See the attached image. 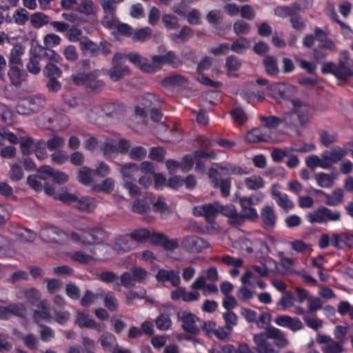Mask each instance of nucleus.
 <instances>
[{"mask_svg": "<svg viewBox=\"0 0 353 353\" xmlns=\"http://www.w3.org/2000/svg\"><path fill=\"white\" fill-rule=\"evenodd\" d=\"M261 121L264 123L263 128H266V132L268 134H272V130L275 129L277 126H279L281 123H283V117L279 118L276 117L271 116V117H260Z\"/></svg>", "mask_w": 353, "mask_h": 353, "instance_id": "43", "label": "nucleus"}, {"mask_svg": "<svg viewBox=\"0 0 353 353\" xmlns=\"http://www.w3.org/2000/svg\"><path fill=\"white\" fill-rule=\"evenodd\" d=\"M48 72V75H52L50 78V82L48 84L49 90L52 92H57L61 88V84L58 81L55 79V77H59L61 74L60 70L57 66L52 63H48L46 65V72Z\"/></svg>", "mask_w": 353, "mask_h": 353, "instance_id": "31", "label": "nucleus"}, {"mask_svg": "<svg viewBox=\"0 0 353 353\" xmlns=\"http://www.w3.org/2000/svg\"><path fill=\"white\" fill-rule=\"evenodd\" d=\"M134 247V243L131 240L130 234L129 236H121L118 238L115 243V250L118 252H128Z\"/></svg>", "mask_w": 353, "mask_h": 353, "instance_id": "46", "label": "nucleus"}, {"mask_svg": "<svg viewBox=\"0 0 353 353\" xmlns=\"http://www.w3.org/2000/svg\"><path fill=\"white\" fill-rule=\"evenodd\" d=\"M51 179L58 183H63L68 180V176L61 172L54 171L50 167L46 166V181Z\"/></svg>", "mask_w": 353, "mask_h": 353, "instance_id": "45", "label": "nucleus"}, {"mask_svg": "<svg viewBox=\"0 0 353 353\" xmlns=\"http://www.w3.org/2000/svg\"><path fill=\"white\" fill-rule=\"evenodd\" d=\"M222 261L225 265L233 267V268L230 270V274L232 277H236L239 274L238 268L241 267L243 263L241 258L234 259L229 255L224 256L222 259Z\"/></svg>", "mask_w": 353, "mask_h": 353, "instance_id": "42", "label": "nucleus"}, {"mask_svg": "<svg viewBox=\"0 0 353 353\" xmlns=\"http://www.w3.org/2000/svg\"><path fill=\"white\" fill-rule=\"evenodd\" d=\"M294 296L291 292H285L279 299L277 305L281 307V310L284 311L287 308L294 305Z\"/></svg>", "mask_w": 353, "mask_h": 353, "instance_id": "61", "label": "nucleus"}, {"mask_svg": "<svg viewBox=\"0 0 353 353\" xmlns=\"http://www.w3.org/2000/svg\"><path fill=\"white\" fill-rule=\"evenodd\" d=\"M159 282L170 281L173 286H179L181 283L179 272L175 270H159L155 275Z\"/></svg>", "mask_w": 353, "mask_h": 353, "instance_id": "25", "label": "nucleus"}, {"mask_svg": "<svg viewBox=\"0 0 353 353\" xmlns=\"http://www.w3.org/2000/svg\"><path fill=\"white\" fill-rule=\"evenodd\" d=\"M225 325L232 330L238 323V316L232 311H225L222 314Z\"/></svg>", "mask_w": 353, "mask_h": 353, "instance_id": "62", "label": "nucleus"}, {"mask_svg": "<svg viewBox=\"0 0 353 353\" xmlns=\"http://www.w3.org/2000/svg\"><path fill=\"white\" fill-rule=\"evenodd\" d=\"M250 45L251 42L248 39L241 37L232 43L231 50L236 53L241 54L250 48Z\"/></svg>", "mask_w": 353, "mask_h": 353, "instance_id": "52", "label": "nucleus"}, {"mask_svg": "<svg viewBox=\"0 0 353 353\" xmlns=\"http://www.w3.org/2000/svg\"><path fill=\"white\" fill-rule=\"evenodd\" d=\"M154 233H151L148 230L145 228H139L134 230L130 234V237L136 241L142 242L148 241L152 243V237Z\"/></svg>", "mask_w": 353, "mask_h": 353, "instance_id": "48", "label": "nucleus"}, {"mask_svg": "<svg viewBox=\"0 0 353 353\" xmlns=\"http://www.w3.org/2000/svg\"><path fill=\"white\" fill-rule=\"evenodd\" d=\"M255 294V286L243 285L236 292V297L242 301H247L253 298Z\"/></svg>", "mask_w": 353, "mask_h": 353, "instance_id": "47", "label": "nucleus"}, {"mask_svg": "<svg viewBox=\"0 0 353 353\" xmlns=\"http://www.w3.org/2000/svg\"><path fill=\"white\" fill-rule=\"evenodd\" d=\"M100 143H101L103 154L107 157H111L112 154L116 152L126 153L130 147V141L125 139H121L118 145L112 139H107L105 141H101Z\"/></svg>", "mask_w": 353, "mask_h": 353, "instance_id": "11", "label": "nucleus"}, {"mask_svg": "<svg viewBox=\"0 0 353 353\" xmlns=\"http://www.w3.org/2000/svg\"><path fill=\"white\" fill-rule=\"evenodd\" d=\"M100 342L105 350L114 351L117 347L116 338L111 333H105L100 339Z\"/></svg>", "mask_w": 353, "mask_h": 353, "instance_id": "51", "label": "nucleus"}, {"mask_svg": "<svg viewBox=\"0 0 353 353\" xmlns=\"http://www.w3.org/2000/svg\"><path fill=\"white\" fill-rule=\"evenodd\" d=\"M8 77L13 85L19 87L21 84V82L26 80V74L17 66L13 65L10 66V70L8 72Z\"/></svg>", "mask_w": 353, "mask_h": 353, "instance_id": "41", "label": "nucleus"}, {"mask_svg": "<svg viewBox=\"0 0 353 353\" xmlns=\"http://www.w3.org/2000/svg\"><path fill=\"white\" fill-rule=\"evenodd\" d=\"M12 315L19 318H24L26 316L25 305L21 303H18L0 307V319L7 320Z\"/></svg>", "mask_w": 353, "mask_h": 353, "instance_id": "21", "label": "nucleus"}, {"mask_svg": "<svg viewBox=\"0 0 353 353\" xmlns=\"http://www.w3.org/2000/svg\"><path fill=\"white\" fill-rule=\"evenodd\" d=\"M21 293L34 306L33 309V318L42 327L44 320V303L40 299L39 292L34 288H30L22 290Z\"/></svg>", "mask_w": 353, "mask_h": 353, "instance_id": "7", "label": "nucleus"}, {"mask_svg": "<svg viewBox=\"0 0 353 353\" xmlns=\"http://www.w3.org/2000/svg\"><path fill=\"white\" fill-rule=\"evenodd\" d=\"M343 190L336 189L331 194H326V204L330 206H336L342 203L343 199Z\"/></svg>", "mask_w": 353, "mask_h": 353, "instance_id": "53", "label": "nucleus"}, {"mask_svg": "<svg viewBox=\"0 0 353 353\" xmlns=\"http://www.w3.org/2000/svg\"><path fill=\"white\" fill-rule=\"evenodd\" d=\"M77 12H64L62 17L72 23L82 24L88 22V17L95 15L97 8L92 0H80Z\"/></svg>", "mask_w": 353, "mask_h": 353, "instance_id": "5", "label": "nucleus"}, {"mask_svg": "<svg viewBox=\"0 0 353 353\" xmlns=\"http://www.w3.org/2000/svg\"><path fill=\"white\" fill-rule=\"evenodd\" d=\"M315 37L317 41L320 42L319 48L326 49L330 51L336 49L334 43L327 38V34L321 29L316 28L314 31Z\"/></svg>", "mask_w": 353, "mask_h": 353, "instance_id": "37", "label": "nucleus"}, {"mask_svg": "<svg viewBox=\"0 0 353 353\" xmlns=\"http://www.w3.org/2000/svg\"><path fill=\"white\" fill-rule=\"evenodd\" d=\"M331 244L339 249H344L353 246V234L342 233L333 234Z\"/></svg>", "mask_w": 353, "mask_h": 353, "instance_id": "27", "label": "nucleus"}, {"mask_svg": "<svg viewBox=\"0 0 353 353\" xmlns=\"http://www.w3.org/2000/svg\"><path fill=\"white\" fill-rule=\"evenodd\" d=\"M125 55L121 53L115 54L113 58V68L108 72L110 79L114 81H119L129 73L128 66L123 65V59Z\"/></svg>", "mask_w": 353, "mask_h": 353, "instance_id": "15", "label": "nucleus"}, {"mask_svg": "<svg viewBox=\"0 0 353 353\" xmlns=\"http://www.w3.org/2000/svg\"><path fill=\"white\" fill-rule=\"evenodd\" d=\"M209 178L214 188H219L223 196H228L230 194L231 182L228 179L219 180V172L218 165H215L212 167L208 172Z\"/></svg>", "mask_w": 353, "mask_h": 353, "instance_id": "16", "label": "nucleus"}, {"mask_svg": "<svg viewBox=\"0 0 353 353\" xmlns=\"http://www.w3.org/2000/svg\"><path fill=\"white\" fill-rule=\"evenodd\" d=\"M182 248L188 252H200L209 246V243L196 236H189L183 239Z\"/></svg>", "mask_w": 353, "mask_h": 353, "instance_id": "20", "label": "nucleus"}, {"mask_svg": "<svg viewBox=\"0 0 353 353\" xmlns=\"http://www.w3.org/2000/svg\"><path fill=\"white\" fill-rule=\"evenodd\" d=\"M152 244H160L166 250H172L178 248L179 242L177 239H170L161 233H154L152 237Z\"/></svg>", "mask_w": 353, "mask_h": 353, "instance_id": "29", "label": "nucleus"}, {"mask_svg": "<svg viewBox=\"0 0 353 353\" xmlns=\"http://www.w3.org/2000/svg\"><path fill=\"white\" fill-rule=\"evenodd\" d=\"M139 170V165L134 163L121 165L120 167V172L123 176V182L125 181H131V179L137 174Z\"/></svg>", "mask_w": 353, "mask_h": 353, "instance_id": "40", "label": "nucleus"}, {"mask_svg": "<svg viewBox=\"0 0 353 353\" xmlns=\"http://www.w3.org/2000/svg\"><path fill=\"white\" fill-rule=\"evenodd\" d=\"M94 172V170H92L91 169L83 167L81 169L79 170L78 172V180L80 183L85 185H89L92 182V173Z\"/></svg>", "mask_w": 353, "mask_h": 353, "instance_id": "58", "label": "nucleus"}, {"mask_svg": "<svg viewBox=\"0 0 353 353\" xmlns=\"http://www.w3.org/2000/svg\"><path fill=\"white\" fill-rule=\"evenodd\" d=\"M219 213L228 217L230 222L232 224L240 225L243 217L237 213L236 208L232 204L222 205L219 203Z\"/></svg>", "mask_w": 353, "mask_h": 353, "instance_id": "28", "label": "nucleus"}, {"mask_svg": "<svg viewBox=\"0 0 353 353\" xmlns=\"http://www.w3.org/2000/svg\"><path fill=\"white\" fill-rule=\"evenodd\" d=\"M280 189V185L277 183H274L271 185L270 192L272 199L285 212H288L293 208V202L285 193L281 192Z\"/></svg>", "mask_w": 353, "mask_h": 353, "instance_id": "17", "label": "nucleus"}, {"mask_svg": "<svg viewBox=\"0 0 353 353\" xmlns=\"http://www.w3.org/2000/svg\"><path fill=\"white\" fill-rule=\"evenodd\" d=\"M30 61L27 65L28 71L32 74H38L41 71L39 62L44 56V48L37 39H32Z\"/></svg>", "mask_w": 353, "mask_h": 353, "instance_id": "12", "label": "nucleus"}, {"mask_svg": "<svg viewBox=\"0 0 353 353\" xmlns=\"http://www.w3.org/2000/svg\"><path fill=\"white\" fill-rule=\"evenodd\" d=\"M146 292L143 288H137L126 294L125 299L128 305H132L134 299H142L145 297Z\"/></svg>", "mask_w": 353, "mask_h": 353, "instance_id": "59", "label": "nucleus"}, {"mask_svg": "<svg viewBox=\"0 0 353 353\" xmlns=\"http://www.w3.org/2000/svg\"><path fill=\"white\" fill-rule=\"evenodd\" d=\"M336 77L339 79L353 77V61L350 59L349 52L346 50L340 52Z\"/></svg>", "mask_w": 353, "mask_h": 353, "instance_id": "9", "label": "nucleus"}, {"mask_svg": "<svg viewBox=\"0 0 353 353\" xmlns=\"http://www.w3.org/2000/svg\"><path fill=\"white\" fill-rule=\"evenodd\" d=\"M46 193L52 195L63 203L71 205L81 212H90L97 206L94 199L88 196L77 197L75 194L66 192H54L46 185Z\"/></svg>", "mask_w": 353, "mask_h": 353, "instance_id": "4", "label": "nucleus"}, {"mask_svg": "<svg viewBox=\"0 0 353 353\" xmlns=\"http://www.w3.org/2000/svg\"><path fill=\"white\" fill-rule=\"evenodd\" d=\"M213 157L212 154L207 153L204 151H196L192 155H186L183 158L180 163V169L184 172H188L196 164V170L202 172L204 166V159L206 157Z\"/></svg>", "mask_w": 353, "mask_h": 353, "instance_id": "8", "label": "nucleus"}, {"mask_svg": "<svg viewBox=\"0 0 353 353\" xmlns=\"http://www.w3.org/2000/svg\"><path fill=\"white\" fill-rule=\"evenodd\" d=\"M306 219L310 223H324V213L323 207L318 208L312 212H310L306 215Z\"/></svg>", "mask_w": 353, "mask_h": 353, "instance_id": "60", "label": "nucleus"}, {"mask_svg": "<svg viewBox=\"0 0 353 353\" xmlns=\"http://www.w3.org/2000/svg\"><path fill=\"white\" fill-rule=\"evenodd\" d=\"M77 324L81 327H90L98 332L103 330V326L97 324L88 315L83 313H79L77 319Z\"/></svg>", "mask_w": 353, "mask_h": 353, "instance_id": "38", "label": "nucleus"}, {"mask_svg": "<svg viewBox=\"0 0 353 353\" xmlns=\"http://www.w3.org/2000/svg\"><path fill=\"white\" fill-rule=\"evenodd\" d=\"M316 342L322 345L323 353H341L343 352V342L334 340L330 336L317 334Z\"/></svg>", "mask_w": 353, "mask_h": 353, "instance_id": "13", "label": "nucleus"}, {"mask_svg": "<svg viewBox=\"0 0 353 353\" xmlns=\"http://www.w3.org/2000/svg\"><path fill=\"white\" fill-rule=\"evenodd\" d=\"M321 143L325 146L329 147L336 141V134L326 130L322 131L319 134Z\"/></svg>", "mask_w": 353, "mask_h": 353, "instance_id": "64", "label": "nucleus"}, {"mask_svg": "<svg viewBox=\"0 0 353 353\" xmlns=\"http://www.w3.org/2000/svg\"><path fill=\"white\" fill-rule=\"evenodd\" d=\"M144 101L145 102L143 103V108H136V114L140 117H145L150 112L151 119L153 121H159L161 118V113L159 110L152 107L153 102L155 101V97L152 94H147Z\"/></svg>", "mask_w": 353, "mask_h": 353, "instance_id": "14", "label": "nucleus"}, {"mask_svg": "<svg viewBox=\"0 0 353 353\" xmlns=\"http://www.w3.org/2000/svg\"><path fill=\"white\" fill-rule=\"evenodd\" d=\"M305 163L309 168L312 169L316 168H321L322 169L330 168V164L325 157L324 152L321 153V157L314 154L309 156L306 158Z\"/></svg>", "mask_w": 353, "mask_h": 353, "instance_id": "33", "label": "nucleus"}, {"mask_svg": "<svg viewBox=\"0 0 353 353\" xmlns=\"http://www.w3.org/2000/svg\"><path fill=\"white\" fill-rule=\"evenodd\" d=\"M98 73V71L92 72L91 74L79 73L74 75L72 77V79L74 84L77 85H83L85 87H90L92 89H95L97 88V84L98 83V82L95 81V79L99 75Z\"/></svg>", "mask_w": 353, "mask_h": 353, "instance_id": "24", "label": "nucleus"}, {"mask_svg": "<svg viewBox=\"0 0 353 353\" xmlns=\"http://www.w3.org/2000/svg\"><path fill=\"white\" fill-rule=\"evenodd\" d=\"M252 253H254L256 257L268 253V248L262 240L252 237Z\"/></svg>", "mask_w": 353, "mask_h": 353, "instance_id": "55", "label": "nucleus"}, {"mask_svg": "<svg viewBox=\"0 0 353 353\" xmlns=\"http://www.w3.org/2000/svg\"><path fill=\"white\" fill-rule=\"evenodd\" d=\"M114 188V181L111 178L105 179L101 184H94L92 189L94 192L110 193Z\"/></svg>", "mask_w": 353, "mask_h": 353, "instance_id": "56", "label": "nucleus"}, {"mask_svg": "<svg viewBox=\"0 0 353 353\" xmlns=\"http://www.w3.org/2000/svg\"><path fill=\"white\" fill-rule=\"evenodd\" d=\"M323 152L325 157L330 164V168L332 164L336 163L341 161L347 154V150L339 146H334L330 151L325 150Z\"/></svg>", "mask_w": 353, "mask_h": 353, "instance_id": "30", "label": "nucleus"}, {"mask_svg": "<svg viewBox=\"0 0 353 353\" xmlns=\"http://www.w3.org/2000/svg\"><path fill=\"white\" fill-rule=\"evenodd\" d=\"M271 339L267 334V331L256 334L253 336V341L256 345L263 353H279L274 343L269 341Z\"/></svg>", "mask_w": 353, "mask_h": 353, "instance_id": "18", "label": "nucleus"}, {"mask_svg": "<svg viewBox=\"0 0 353 353\" xmlns=\"http://www.w3.org/2000/svg\"><path fill=\"white\" fill-rule=\"evenodd\" d=\"M79 232H72L68 234L70 239L75 243H81L83 244H92L96 241L99 243L94 246L92 253L98 254H105V258L97 259L98 260H105L110 257V253L114 250L107 244H100L99 241H102L106 238V233L102 229H97L92 231V233L85 231L83 229L78 228Z\"/></svg>", "mask_w": 353, "mask_h": 353, "instance_id": "1", "label": "nucleus"}, {"mask_svg": "<svg viewBox=\"0 0 353 353\" xmlns=\"http://www.w3.org/2000/svg\"><path fill=\"white\" fill-rule=\"evenodd\" d=\"M65 235V234L54 226L46 227V236L49 237L50 241H60V238L62 236Z\"/></svg>", "mask_w": 353, "mask_h": 353, "instance_id": "63", "label": "nucleus"}, {"mask_svg": "<svg viewBox=\"0 0 353 353\" xmlns=\"http://www.w3.org/2000/svg\"><path fill=\"white\" fill-rule=\"evenodd\" d=\"M102 258H105V255L98 254L97 253L89 254L83 252H76L71 255V259L73 261L84 264H92L97 259Z\"/></svg>", "mask_w": 353, "mask_h": 353, "instance_id": "32", "label": "nucleus"}, {"mask_svg": "<svg viewBox=\"0 0 353 353\" xmlns=\"http://www.w3.org/2000/svg\"><path fill=\"white\" fill-rule=\"evenodd\" d=\"M274 323L281 327H288L295 332L302 329L303 324L297 318H292L288 315H280L274 319Z\"/></svg>", "mask_w": 353, "mask_h": 353, "instance_id": "23", "label": "nucleus"}, {"mask_svg": "<svg viewBox=\"0 0 353 353\" xmlns=\"http://www.w3.org/2000/svg\"><path fill=\"white\" fill-rule=\"evenodd\" d=\"M245 139L250 143H256L259 141L274 142L278 141L275 136L268 134L266 128H256L250 130L245 136Z\"/></svg>", "mask_w": 353, "mask_h": 353, "instance_id": "22", "label": "nucleus"}, {"mask_svg": "<svg viewBox=\"0 0 353 353\" xmlns=\"http://www.w3.org/2000/svg\"><path fill=\"white\" fill-rule=\"evenodd\" d=\"M267 334H268L271 339L276 340V342L274 343L277 347H285L289 343L283 332L276 327L268 329L267 330Z\"/></svg>", "mask_w": 353, "mask_h": 353, "instance_id": "36", "label": "nucleus"}, {"mask_svg": "<svg viewBox=\"0 0 353 353\" xmlns=\"http://www.w3.org/2000/svg\"><path fill=\"white\" fill-rule=\"evenodd\" d=\"M261 217L267 228H272L275 225L276 216L272 207H263L261 212Z\"/></svg>", "mask_w": 353, "mask_h": 353, "instance_id": "39", "label": "nucleus"}, {"mask_svg": "<svg viewBox=\"0 0 353 353\" xmlns=\"http://www.w3.org/2000/svg\"><path fill=\"white\" fill-rule=\"evenodd\" d=\"M245 184L248 189L256 190L263 188L265 185V182L261 176L252 175L245 179Z\"/></svg>", "mask_w": 353, "mask_h": 353, "instance_id": "50", "label": "nucleus"}, {"mask_svg": "<svg viewBox=\"0 0 353 353\" xmlns=\"http://www.w3.org/2000/svg\"><path fill=\"white\" fill-rule=\"evenodd\" d=\"M19 143L21 152L23 155L30 154L37 145V142L30 137H21L19 139Z\"/></svg>", "mask_w": 353, "mask_h": 353, "instance_id": "44", "label": "nucleus"}, {"mask_svg": "<svg viewBox=\"0 0 353 353\" xmlns=\"http://www.w3.org/2000/svg\"><path fill=\"white\" fill-rule=\"evenodd\" d=\"M7 141L10 144H17L19 143V139L13 132L5 128L0 129V146L5 145L4 141Z\"/></svg>", "mask_w": 353, "mask_h": 353, "instance_id": "54", "label": "nucleus"}, {"mask_svg": "<svg viewBox=\"0 0 353 353\" xmlns=\"http://www.w3.org/2000/svg\"><path fill=\"white\" fill-rule=\"evenodd\" d=\"M61 38L54 34L46 35V59L48 58L54 62H59L61 57L52 50L47 49V47H52L58 45L60 43Z\"/></svg>", "mask_w": 353, "mask_h": 353, "instance_id": "26", "label": "nucleus"}, {"mask_svg": "<svg viewBox=\"0 0 353 353\" xmlns=\"http://www.w3.org/2000/svg\"><path fill=\"white\" fill-rule=\"evenodd\" d=\"M104 15L101 19L102 25L110 30H113L119 20L116 17V11H103Z\"/></svg>", "mask_w": 353, "mask_h": 353, "instance_id": "49", "label": "nucleus"}, {"mask_svg": "<svg viewBox=\"0 0 353 353\" xmlns=\"http://www.w3.org/2000/svg\"><path fill=\"white\" fill-rule=\"evenodd\" d=\"M241 65L240 60L233 56H230L226 61L225 66L229 75H236V72L239 70Z\"/></svg>", "mask_w": 353, "mask_h": 353, "instance_id": "57", "label": "nucleus"}, {"mask_svg": "<svg viewBox=\"0 0 353 353\" xmlns=\"http://www.w3.org/2000/svg\"><path fill=\"white\" fill-rule=\"evenodd\" d=\"M128 57L130 61L136 67L148 73L155 72L165 63L176 65L179 61L177 57L172 51L168 52L164 56H154L151 61L135 52L130 53Z\"/></svg>", "mask_w": 353, "mask_h": 353, "instance_id": "2", "label": "nucleus"}, {"mask_svg": "<svg viewBox=\"0 0 353 353\" xmlns=\"http://www.w3.org/2000/svg\"><path fill=\"white\" fill-rule=\"evenodd\" d=\"M314 179L320 187L330 188L334 185L336 174L334 173L329 174L325 172H319L315 174Z\"/></svg>", "mask_w": 353, "mask_h": 353, "instance_id": "35", "label": "nucleus"}, {"mask_svg": "<svg viewBox=\"0 0 353 353\" xmlns=\"http://www.w3.org/2000/svg\"><path fill=\"white\" fill-rule=\"evenodd\" d=\"M177 317L182 323V327L186 332L196 334L201 326V321L194 314L187 310H181L177 313Z\"/></svg>", "mask_w": 353, "mask_h": 353, "instance_id": "10", "label": "nucleus"}, {"mask_svg": "<svg viewBox=\"0 0 353 353\" xmlns=\"http://www.w3.org/2000/svg\"><path fill=\"white\" fill-rule=\"evenodd\" d=\"M292 110L283 114L284 124L287 126L303 125L312 118L313 108L309 104L298 99H292Z\"/></svg>", "mask_w": 353, "mask_h": 353, "instance_id": "3", "label": "nucleus"}, {"mask_svg": "<svg viewBox=\"0 0 353 353\" xmlns=\"http://www.w3.org/2000/svg\"><path fill=\"white\" fill-rule=\"evenodd\" d=\"M219 202L196 206L193 209V214L197 216H203L207 221L211 223L219 213Z\"/></svg>", "mask_w": 353, "mask_h": 353, "instance_id": "19", "label": "nucleus"}, {"mask_svg": "<svg viewBox=\"0 0 353 353\" xmlns=\"http://www.w3.org/2000/svg\"><path fill=\"white\" fill-rule=\"evenodd\" d=\"M268 96L276 103H281L284 101L292 100L297 93V88L286 83H275L268 87Z\"/></svg>", "mask_w": 353, "mask_h": 353, "instance_id": "6", "label": "nucleus"}, {"mask_svg": "<svg viewBox=\"0 0 353 353\" xmlns=\"http://www.w3.org/2000/svg\"><path fill=\"white\" fill-rule=\"evenodd\" d=\"M44 180V171L41 167L37 170V174L30 175L27 179L28 184L36 192L43 189L42 181Z\"/></svg>", "mask_w": 353, "mask_h": 353, "instance_id": "34", "label": "nucleus"}]
</instances>
